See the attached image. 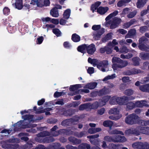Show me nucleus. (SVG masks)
I'll list each match as a JSON object with an SVG mask.
<instances>
[{
    "mask_svg": "<svg viewBox=\"0 0 149 149\" xmlns=\"http://www.w3.org/2000/svg\"><path fill=\"white\" fill-rule=\"evenodd\" d=\"M113 63L112 67L114 71L118 68H121V59L119 57L114 56L112 59Z\"/></svg>",
    "mask_w": 149,
    "mask_h": 149,
    "instance_id": "nucleus-4",
    "label": "nucleus"
},
{
    "mask_svg": "<svg viewBox=\"0 0 149 149\" xmlns=\"http://www.w3.org/2000/svg\"><path fill=\"white\" fill-rule=\"evenodd\" d=\"M141 72V70L139 69H133L130 71V73L128 75L131 74H136Z\"/></svg>",
    "mask_w": 149,
    "mask_h": 149,
    "instance_id": "nucleus-50",
    "label": "nucleus"
},
{
    "mask_svg": "<svg viewBox=\"0 0 149 149\" xmlns=\"http://www.w3.org/2000/svg\"><path fill=\"white\" fill-rule=\"evenodd\" d=\"M109 10V8L107 7H105L102 6H100L97 9V12L101 15H103L106 13Z\"/></svg>",
    "mask_w": 149,
    "mask_h": 149,
    "instance_id": "nucleus-17",
    "label": "nucleus"
},
{
    "mask_svg": "<svg viewBox=\"0 0 149 149\" xmlns=\"http://www.w3.org/2000/svg\"><path fill=\"white\" fill-rule=\"evenodd\" d=\"M89 103L81 104L79 107V109L80 111H83L84 109H89Z\"/></svg>",
    "mask_w": 149,
    "mask_h": 149,
    "instance_id": "nucleus-30",
    "label": "nucleus"
},
{
    "mask_svg": "<svg viewBox=\"0 0 149 149\" xmlns=\"http://www.w3.org/2000/svg\"><path fill=\"white\" fill-rule=\"evenodd\" d=\"M132 60L133 61L134 64V65H139V62L140 59L139 58L137 57L134 58L132 59Z\"/></svg>",
    "mask_w": 149,
    "mask_h": 149,
    "instance_id": "nucleus-53",
    "label": "nucleus"
},
{
    "mask_svg": "<svg viewBox=\"0 0 149 149\" xmlns=\"http://www.w3.org/2000/svg\"><path fill=\"white\" fill-rule=\"evenodd\" d=\"M61 145L59 143H51L47 147V149H58Z\"/></svg>",
    "mask_w": 149,
    "mask_h": 149,
    "instance_id": "nucleus-16",
    "label": "nucleus"
},
{
    "mask_svg": "<svg viewBox=\"0 0 149 149\" xmlns=\"http://www.w3.org/2000/svg\"><path fill=\"white\" fill-rule=\"evenodd\" d=\"M18 145L7 144L6 145V147L7 149H16L18 147Z\"/></svg>",
    "mask_w": 149,
    "mask_h": 149,
    "instance_id": "nucleus-32",
    "label": "nucleus"
},
{
    "mask_svg": "<svg viewBox=\"0 0 149 149\" xmlns=\"http://www.w3.org/2000/svg\"><path fill=\"white\" fill-rule=\"evenodd\" d=\"M136 12L134 10L132 12L130 13L127 15V17L128 18H131L133 17L136 14Z\"/></svg>",
    "mask_w": 149,
    "mask_h": 149,
    "instance_id": "nucleus-56",
    "label": "nucleus"
},
{
    "mask_svg": "<svg viewBox=\"0 0 149 149\" xmlns=\"http://www.w3.org/2000/svg\"><path fill=\"white\" fill-rule=\"evenodd\" d=\"M113 142H121V135H118L113 136Z\"/></svg>",
    "mask_w": 149,
    "mask_h": 149,
    "instance_id": "nucleus-40",
    "label": "nucleus"
},
{
    "mask_svg": "<svg viewBox=\"0 0 149 149\" xmlns=\"http://www.w3.org/2000/svg\"><path fill=\"white\" fill-rule=\"evenodd\" d=\"M65 93L63 92H58L56 91L54 94V97L57 98L63 95H64Z\"/></svg>",
    "mask_w": 149,
    "mask_h": 149,
    "instance_id": "nucleus-52",
    "label": "nucleus"
},
{
    "mask_svg": "<svg viewBox=\"0 0 149 149\" xmlns=\"http://www.w3.org/2000/svg\"><path fill=\"white\" fill-rule=\"evenodd\" d=\"M87 44H83L79 46L77 48V51L81 53L84 54L86 52Z\"/></svg>",
    "mask_w": 149,
    "mask_h": 149,
    "instance_id": "nucleus-18",
    "label": "nucleus"
},
{
    "mask_svg": "<svg viewBox=\"0 0 149 149\" xmlns=\"http://www.w3.org/2000/svg\"><path fill=\"white\" fill-rule=\"evenodd\" d=\"M104 32V29L101 28L93 35V38L95 40H98L100 38L101 36Z\"/></svg>",
    "mask_w": 149,
    "mask_h": 149,
    "instance_id": "nucleus-12",
    "label": "nucleus"
},
{
    "mask_svg": "<svg viewBox=\"0 0 149 149\" xmlns=\"http://www.w3.org/2000/svg\"><path fill=\"white\" fill-rule=\"evenodd\" d=\"M141 142H137L133 143L132 146L134 149H141Z\"/></svg>",
    "mask_w": 149,
    "mask_h": 149,
    "instance_id": "nucleus-36",
    "label": "nucleus"
},
{
    "mask_svg": "<svg viewBox=\"0 0 149 149\" xmlns=\"http://www.w3.org/2000/svg\"><path fill=\"white\" fill-rule=\"evenodd\" d=\"M140 56L141 58L143 59H149V54L141 53L140 54Z\"/></svg>",
    "mask_w": 149,
    "mask_h": 149,
    "instance_id": "nucleus-42",
    "label": "nucleus"
},
{
    "mask_svg": "<svg viewBox=\"0 0 149 149\" xmlns=\"http://www.w3.org/2000/svg\"><path fill=\"white\" fill-rule=\"evenodd\" d=\"M113 123L112 121L109 120H107L104 121L103 123V125L106 127H109L110 128H111L113 125Z\"/></svg>",
    "mask_w": 149,
    "mask_h": 149,
    "instance_id": "nucleus-26",
    "label": "nucleus"
},
{
    "mask_svg": "<svg viewBox=\"0 0 149 149\" xmlns=\"http://www.w3.org/2000/svg\"><path fill=\"white\" fill-rule=\"evenodd\" d=\"M52 32L57 37H59L61 36V33L58 29H53L52 30Z\"/></svg>",
    "mask_w": 149,
    "mask_h": 149,
    "instance_id": "nucleus-38",
    "label": "nucleus"
},
{
    "mask_svg": "<svg viewBox=\"0 0 149 149\" xmlns=\"http://www.w3.org/2000/svg\"><path fill=\"white\" fill-rule=\"evenodd\" d=\"M50 15L53 17H57L59 16L58 11L55 8H53L50 10Z\"/></svg>",
    "mask_w": 149,
    "mask_h": 149,
    "instance_id": "nucleus-28",
    "label": "nucleus"
},
{
    "mask_svg": "<svg viewBox=\"0 0 149 149\" xmlns=\"http://www.w3.org/2000/svg\"><path fill=\"white\" fill-rule=\"evenodd\" d=\"M108 65V61L104 60L103 61H100L98 63L97 68L103 72H105L106 71L105 68L107 67Z\"/></svg>",
    "mask_w": 149,
    "mask_h": 149,
    "instance_id": "nucleus-8",
    "label": "nucleus"
},
{
    "mask_svg": "<svg viewBox=\"0 0 149 149\" xmlns=\"http://www.w3.org/2000/svg\"><path fill=\"white\" fill-rule=\"evenodd\" d=\"M33 141L31 140L28 141L26 144L24 145L25 148L27 149H30L33 147Z\"/></svg>",
    "mask_w": 149,
    "mask_h": 149,
    "instance_id": "nucleus-35",
    "label": "nucleus"
},
{
    "mask_svg": "<svg viewBox=\"0 0 149 149\" xmlns=\"http://www.w3.org/2000/svg\"><path fill=\"white\" fill-rule=\"evenodd\" d=\"M97 83L96 82H91L85 85V88L89 89H94L97 86Z\"/></svg>",
    "mask_w": 149,
    "mask_h": 149,
    "instance_id": "nucleus-19",
    "label": "nucleus"
},
{
    "mask_svg": "<svg viewBox=\"0 0 149 149\" xmlns=\"http://www.w3.org/2000/svg\"><path fill=\"white\" fill-rule=\"evenodd\" d=\"M50 133L47 131H43L37 134L38 137L35 138V141L39 143H49L52 142L54 141V139L51 137H46L43 139H40L39 137H44L46 136H49Z\"/></svg>",
    "mask_w": 149,
    "mask_h": 149,
    "instance_id": "nucleus-1",
    "label": "nucleus"
},
{
    "mask_svg": "<svg viewBox=\"0 0 149 149\" xmlns=\"http://www.w3.org/2000/svg\"><path fill=\"white\" fill-rule=\"evenodd\" d=\"M119 113V111L117 108H113L109 110L108 112L109 114H113L115 115L118 114Z\"/></svg>",
    "mask_w": 149,
    "mask_h": 149,
    "instance_id": "nucleus-33",
    "label": "nucleus"
},
{
    "mask_svg": "<svg viewBox=\"0 0 149 149\" xmlns=\"http://www.w3.org/2000/svg\"><path fill=\"white\" fill-rule=\"evenodd\" d=\"M107 45L104 47L101 48L99 50L101 54H103L105 52L107 54H110L112 52V47H111Z\"/></svg>",
    "mask_w": 149,
    "mask_h": 149,
    "instance_id": "nucleus-9",
    "label": "nucleus"
},
{
    "mask_svg": "<svg viewBox=\"0 0 149 149\" xmlns=\"http://www.w3.org/2000/svg\"><path fill=\"white\" fill-rule=\"evenodd\" d=\"M146 0H138L137 3L138 8H140L143 7L146 3Z\"/></svg>",
    "mask_w": 149,
    "mask_h": 149,
    "instance_id": "nucleus-37",
    "label": "nucleus"
},
{
    "mask_svg": "<svg viewBox=\"0 0 149 149\" xmlns=\"http://www.w3.org/2000/svg\"><path fill=\"white\" fill-rule=\"evenodd\" d=\"M15 8L18 10H21L23 8L22 0H16L15 3Z\"/></svg>",
    "mask_w": 149,
    "mask_h": 149,
    "instance_id": "nucleus-20",
    "label": "nucleus"
},
{
    "mask_svg": "<svg viewBox=\"0 0 149 149\" xmlns=\"http://www.w3.org/2000/svg\"><path fill=\"white\" fill-rule=\"evenodd\" d=\"M43 0H32L30 4L32 6H36L39 7H42L44 6H49L50 2L49 0H44L42 4Z\"/></svg>",
    "mask_w": 149,
    "mask_h": 149,
    "instance_id": "nucleus-2",
    "label": "nucleus"
},
{
    "mask_svg": "<svg viewBox=\"0 0 149 149\" xmlns=\"http://www.w3.org/2000/svg\"><path fill=\"white\" fill-rule=\"evenodd\" d=\"M72 40L74 42H78L80 40V37L76 33L73 34L72 36Z\"/></svg>",
    "mask_w": 149,
    "mask_h": 149,
    "instance_id": "nucleus-27",
    "label": "nucleus"
},
{
    "mask_svg": "<svg viewBox=\"0 0 149 149\" xmlns=\"http://www.w3.org/2000/svg\"><path fill=\"white\" fill-rule=\"evenodd\" d=\"M121 21V19L118 18L117 17H114L113 19V20H109L107 22L106 25H110V28L113 29L117 27Z\"/></svg>",
    "mask_w": 149,
    "mask_h": 149,
    "instance_id": "nucleus-3",
    "label": "nucleus"
},
{
    "mask_svg": "<svg viewBox=\"0 0 149 149\" xmlns=\"http://www.w3.org/2000/svg\"><path fill=\"white\" fill-rule=\"evenodd\" d=\"M48 122L51 124H54L56 123L58 121L57 119L54 118H50L48 120Z\"/></svg>",
    "mask_w": 149,
    "mask_h": 149,
    "instance_id": "nucleus-57",
    "label": "nucleus"
},
{
    "mask_svg": "<svg viewBox=\"0 0 149 149\" xmlns=\"http://www.w3.org/2000/svg\"><path fill=\"white\" fill-rule=\"evenodd\" d=\"M139 120V117L135 114L130 115L125 119L126 123L129 124H133L136 123Z\"/></svg>",
    "mask_w": 149,
    "mask_h": 149,
    "instance_id": "nucleus-6",
    "label": "nucleus"
},
{
    "mask_svg": "<svg viewBox=\"0 0 149 149\" xmlns=\"http://www.w3.org/2000/svg\"><path fill=\"white\" fill-rule=\"evenodd\" d=\"M134 106V104L132 102H130L127 104V109H132Z\"/></svg>",
    "mask_w": 149,
    "mask_h": 149,
    "instance_id": "nucleus-54",
    "label": "nucleus"
},
{
    "mask_svg": "<svg viewBox=\"0 0 149 149\" xmlns=\"http://www.w3.org/2000/svg\"><path fill=\"white\" fill-rule=\"evenodd\" d=\"M68 140L73 145H77L80 144L81 141L80 139H77V138L73 136H70L69 137Z\"/></svg>",
    "mask_w": 149,
    "mask_h": 149,
    "instance_id": "nucleus-13",
    "label": "nucleus"
},
{
    "mask_svg": "<svg viewBox=\"0 0 149 149\" xmlns=\"http://www.w3.org/2000/svg\"><path fill=\"white\" fill-rule=\"evenodd\" d=\"M139 89L142 91L149 93V84L141 86Z\"/></svg>",
    "mask_w": 149,
    "mask_h": 149,
    "instance_id": "nucleus-25",
    "label": "nucleus"
},
{
    "mask_svg": "<svg viewBox=\"0 0 149 149\" xmlns=\"http://www.w3.org/2000/svg\"><path fill=\"white\" fill-rule=\"evenodd\" d=\"M90 144L87 143H82L78 147V149H91Z\"/></svg>",
    "mask_w": 149,
    "mask_h": 149,
    "instance_id": "nucleus-22",
    "label": "nucleus"
},
{
    "mask_svg": "<svg viewBox=\"0 0 149 149\" xmlns=\"http://www.w3.org/2000/svg\"><path fill=\"white\" fill-rule=\"evenodd\" d=\"M110 98V96H105L103 97L102 99L99 100L100 105L101 106H103L105 105L106 103L109 100Z\"/></svg>",
    "mask_w": 149,
    "mask_h": 149,
    "instance_id": "nucleus-14",
    "label": "nucleus"
},
{
    "mask_svg": "<svg viewBox=\"0 0 149 149\" xmlns=\"http://www.w3.org/2000/svg\"><path fill=\"white\" fill-rule=\"evenodd\" d=\"M44 40V38L42 36H41L37 39V44H40Z\"/></svg>",
    "mask_w": 149,
    "mask_h": 149,
    "instance_id": "nucleus-62",
    "label": "nucleus"
},
{
    "mask_svg": "<svg viewBox=\"0 0 149 149\" xmlns=\"http://www.w3.org/2000/svg\"><path fill=\"white\" fill-rule=\"evenodd\" d=\"M3 13L5 15H8L9 14L10 10V9L7 7H5L3 10Z\"/></svg>",
    "mask_w": 149,
    "mask_h": 149,
    "instance_id": "nucleus-58",
    "label": "nucleus"
},
{
    "mask_svg": "<svg viewBox=\"0 0 149 149\" xmlns=\"http://www.w3.org/2000/svg\"><path fill=\"white\" fill-rule=\"evenodd\" d=\"M92 29L94 31L99 30L100 29L101 25H94L92 26Z\"/></svg>",
    "mask_w": 149,
    "mask_h": 149,
    "instance_id": "nucleus-59",
    "label": "nucleus"
},
{
    "mask_svg": "<svg viewBox=\"0 0 149 149\" xmlns=\"http://www.w3.org/2000/svg\"><path fill=\"white\" fill-rule=\"evenodd\" d=\"M89 90L87 89H81L78 90V91H77L76 93V94H79V93H80L81 94H83L84 93H88L89 92Z\"/></svg>",
    "mask_w": 149,
    "mask_h": 149,
    "instance_id": "nucleus-45",
    "label": "nucleus"
},
{
    "mask_svg": "<svg viewBox=\"0 0 149 149\" xmlns=\"http://www.w3.org/2000/svg\"><path fill=\"white\" fill-rule=\"evenodd\" d=\"M71 10L70 9H68L65 10L63 13V17L66 19H68L70 16Z\"/></svg>",
    "mask_w": 149,
    "mask_h": 149,
    "instance_id": "nucleus-34",
    "label": "nucleus"
},
{
    "mask_svg": "<svg viewBox=\"0 0 149 149\" xmlns=\"http://www.w3.org/2000/svg\"><path fill=\"white\" fill-rule=\"evenodd\" d=\"M118 44V42L116 41V39H114L113 40L112 42H109L108 43V45L110 47H113L114 45H117Z\"/></svg>",
    "mask_w": 149,
    "mask_h": 149,
    "instance_id": "nucleus-55",
    "label": "nucleus"
},
{
    "mask_svg": "<svg viewBox=\"0 0 149 149\" xmlns=\"http://www.w3.org/2000/svg\"><path fill=\"white\" fill-rule=\"evenodd\" d=\"M104 140L107 141L113 142V136H106L104 137Z\"/></svg>",
    "mask_w": 149,
    "mask_h": 149,
    "instance_id": "nucleus-44",
    "label": "nucleus"
},
{
    "mask_svg": "<svg viewBox=\"0 0 149 149\" xmlns=\"http://www.w3.org/2000/svg\"><path fill=\"white\" fill-rule=\"evenodd\" d=\"M75 112V110L74 109H69L63 111L61 114L66 117L71 116L74 114Z\"/></svg>",
    "mask_w": 149,
    "mask_h": 149,
    "instance_id": "nucleus-11",
    "label": "nucleus"
},
{
    "mask_svg": "<svg viewBox=\"0 0 149 149\" xmlns=\"http://www.w3.org/2000/svg\"><path fill=\"white\" fill-rule=\"evenodd\" d=\"M116 96H113L110 100L109 101V103L111 104L115 105L117 104L116 101Z\"/></svg>",
    "mask_w": 149,
    "mask_h": 149,
    "instance_id": "nucleus-51",
    "label": "nucleus"
},
{
    "mask_svg": "<svg viewBox=\"0 0 149 149\" xmlns=\"http://www.w3.org/2000/svg\"><path fill=\"white\" fill-rule=\"evenodd\" d=\"M141 127L138 126L136 128H133L127 130L125 131V133L127 135L132 134L136 136H139L141 134Z\"/></svg>",
    "mask_w": 149,
    "mask_h": 149,
    "instance_id": "nucleus-5",
    "label": "nucleus"
},
{
    "mask_svg": "<svg viewBox=\"0 0 149 149\" xmlns=\"http://www.w3.org/2000/svg\"><path fill=\"white\" fill-rule=\"evenodd\" d=\"M87 72L90 74H93L94 72V69L93 67H89L87 70Z\"/></svg>",
    "mask_w": 149,
    "mask_h": 149,
    "instance_id": "nucleus-63",
    "label": "nucleus"
},
{
    "mask_svg": "<svg viewBox=\"0 0 149 149\" xmlns=\"http://www.w3.org/2000/svg\"><path fill=\"white\" fill-rule=\"evenodd\" d=\"M134 22L133 20H131L129 22L124 24L123 25V27L125 29L127 28L133 24Z\"/></svg>",
    "mask_w": 149,
    "mask_h": 149,
    "instance_id": "nucleus-41",
    "label": "nucleus"
},
{
    "mask_svg": "<svg viewBox=\"0 0 149 149\" xmlns=\"http://www.w3.org/2000/svg\"><path fill=\"white\" fill-rule=\"evenodd\" d=\"M110 134H121V131H118L116 129L112 130L109 132Z\"/></svg>",
    "mask_w": 149,
    "mask_h": 149,
    "instance_id": "nucleus-48",
    "label": "nucleus"
},
{
    "mask_svg": "<svg viewBox=\"0 0 149 149\" xmlns=\"http://www.w3.org/2000/svg\"><path fill=\"white\" fill-rule=\"evenodd\" d=\"M7 29L9 33H14L17 30L15 28H13L11 26L9 25L7 26Z\"/></svg>",
    "mask_w": 149,
    "mask_h": 149,
    "instance_id": "nucleus-43",
    "label": "nucleus"
},
{
    "mask_svg": "<svg viewBox=\"0 0 149 149\" xmlns=\"http://www.w3.org/2000/svg\"><path fill=\"white\" fill-rule=\"evenodd\" d=\"M116 77V74H115L111 75H109L105 77L103 79V81H106L110 79H113Z\"/></svg>",
    "mask_w": 149,
    "mask_h": 149,
    "instance_id": "nucleus-49",
    "label": "nucleus"
},
{
    "mask_svg": "<svg viewBox=\"0 0 149 149\" xmlns=\"http://www.w3.org/2000/svg\"><path fill=\"white\" fill-rule=\"evenodd\" d=\"M89 109H97L99 106L100 103L97 101H95L92 104L91 103H89Z\"/></svg>",
    "mask_w": 149,
    "mask_h": 149,
    "instance_id": "nucleus-21",
    "label": "nucleus"
},
{
    "mask_svg": "<svg viewBox=\"0 0 149 149\" xmlns=\"http://www.w3.org/2000/svg\"><path fill=\"white\" fill-rule=\"evenodd\" d=\"M79 119V117H78V118L76 119L70 118L64 120L61 122V125L64 127L71 126L74 122H77Z\"/></svg>",
    "mask_w": 149,
    "mask_h": 149,
    "instance_id": "nucleus-7",
    "label": "nucleus"
},
{
    "mask_svg": "<svg viewBox=\"0 0 149 149\" xmlns=\"http://www.w3.org/2000/svg\"><path fill=\"white\" fill-rule=\"evenodd\" d=\"M98 93V95L99 96H102L103 95L107 94V89L104 88L99 91H97L96 92Z\"/></svg>",
    "mask_w": 149,
    "mask_h": 149,
    "instance_id": "nucleus-29",
    "label": "nucleus"
},
{
    "mask_svg": "<svg viewBox=\"0 0 149 149\" xmlns=\"http://www.w3.org/2000/svg\"><path fill=\"white\" fill-rule=\"evenodd\" d=\"M22 121L20 120L19 122H18L17 123L14 124L13 126L15 127V128L17 127H21L22 125Z\"/></svg>",
    "mask_w": 149,
    "mask_h": 149,
    "instance_id": "nucleus-61",
    "label": "nucleus"
},
{
    "mask_svg": "<svg viewBox=\"0 0 149 149\" xmlns=\"http://www.w3.org/2000/svg\"><path fill=\"white\" fill-rule=\"evenodd\" d=\"M140 131L141 134L149 135V127H141Z\"/></svg>",
    "mask_w": 149,
    "mask_h": 149,
    "instance_id": "nucleus-31",
    "label": "nucleus"
},
{
    "mask_svg": "<svg viewBox=\"0 0 149 149\" xmlns=\"http://www.w3.org/2000/svg\"><path fill=\"white\" fill-rule=\"evenodd\" d=\"M135 105L136 106L138 107H142L143 106H145L149 107V105L148 104L147 102L144 100L136 102L135 103Z\"/></svg>",
    "mask_w": 149,
    "mask_h": 149,
    "instance_id": "nucleus-15",
    "label": "nucleus"
},
{
    "mask_svg": "<svg viewBox=\"0 0 149 149\" xmlns=\"http://www.w3.org/2000/svg\"><path fill=\"white\" fill-rule=\"evenodd\" d=\"M96 50L95 46L93 43L88 45L87 44L86 52L89 54L92 55L94 53Z\"/></svg>",
    "mask_w": 149,
    "mask_h": 149,
    "instance_id": "nucleus-10",
    "label": "nucleus"
},
{
    "mask_svg": "<svg viewBox=\"0 0 149 149\" xmlns=\"http://www.w3.org/2000/svg\"><path fill=\"white\" fill-rule=\"evenodd\" d=\"M133 90L131 89H128L126 90L125 91V93L128 95H130L133 94Z\"/></svg>",
    "mask_w": 149,
    "mask_h": 149,
    "instance_id": "nucleus-60",
    "label": "nucleus"
},
{
    "mask_svg": "<svg viewBox=\"0 0 149 149\" xmlns=\"http://www.w3.org/2000/svg\"><path fill=\"white\" fill-rule=\"evenodd\" d=\"M138 123L140 126V127H143L149 125V120L146 121L141 120L138 121Z\"/></svg>",
    "mask_w": 149,
    "mask_h": 149,
    "instance_id": "nucleus-24",
    "label": "nucleus"
},
{
    "mask_svg": "<svg viewBox=\"0 0 149 149\" xmlns=\"http://www.w3.org/2000/svg\"><path fill=\"white\" fill-rule=\"evenodd\" d=\"M34 149H47V147H45L42 145H39L36 147Z\"/></svg>",
    "mask_w": 149,
    "mask_h": 149,
    "instance_id": "nucleus-64",
    "label": "nucleus"
},
{
    "mask_svg": "<svg viewBox=\"0 0 149 149\" xmlns=\"http://www.w3.org/2000/svg\"><path fill=\"white\" fill-rule=\"evenodd\" d=\"M81 87V84H76L71 85L69 88V90L70 91H74Z\"/></svg>",
    "mask_w": 149,
    "mask_h": 149,
    "instance_id": "nucleus-23",
    "label": "nucleus"
},
{
    "mask_svg": "<svg viewBox=\"0 0 149 149\" xmlns=\"http://www.w3.org/2000/svg\"><path fill=\"white\" fill-rule=\"evenodd\" d=\"M33 117V115L30 114H26L22 116V118L24 120H28L29 121L32 120Z\"/></svg>",
    "mask_w": 149,
    "mask_h": 149,
    "instance_id": "nucleus-39",
    "label": "nucleus"
},
{
    "mask_svg": "<svg viewBox=\"0 0 149 149\" xmlns=\"http://www.w3.org/2000/svg\"><path fill=\"white\" fill-rule=\"evenodd\" d=\"M138 47L142 51H146L149 49V46L147 47L143 44L139 45Z\"/></svg>",
    "mask_w": 149,
    "mask_h": 149,
    "instance_id": "nucleus-47",
    "label": "nucleus"
},
{
    "mask_svg": "<svg viewBox=\"0 0 149 149\" xmlns=\"http://www.w3.org/2000/svg\"><path fill=\"white\" fill-rule=\"evenodd\" d=\"M141 149H149V144L146 142H141Z\"/></svg>",
    "mask_w": 149,
    "mask_h": 149,
    "instance_id": "nucleus-46",
    "label": "nucleus"
}]
</instances>
